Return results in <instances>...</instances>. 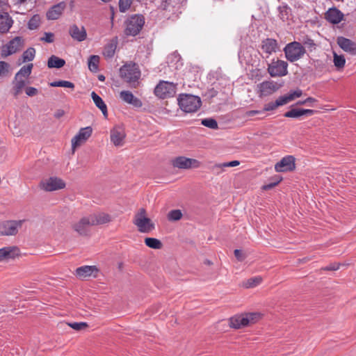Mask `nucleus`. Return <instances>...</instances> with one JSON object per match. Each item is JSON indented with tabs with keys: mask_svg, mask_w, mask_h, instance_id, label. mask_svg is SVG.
Instances as JSON below:
<instances>
[{
	"mask_svg": "<svg viewBox=\"0 0 356 356\" xmlns=\"http://www.w3.org/2000/svg\"><path fill=\"white\" fill-rule=\"evenodd\" d=\"M140 75L138 65L134 62L127 63L120 68V77L131 88H136L138 86Z\"/></svg>",
	"mask_w": 356,
	"mask_h": 356,
	"instance_id": "1",
	"label": "nucleus"
},
{
	"mask_svg": "<svg viewBox=\"0 0 356 356\" xmlns=\"http://www.w3.org/2000/svg\"><path fill=\"white\" fill-rule=\"evenodd\" d=\"M145 19L143 15L134 14L129 16L124 22V33L126 36H136L142 30Z\"/></svg>",
	"mask_w": 356,
	"mask_h": 356,
	"instance_id": "2",
	"label": "nucleus"
},
{
	"mask_svg": "<svg viewBox=\"0 0 356 356\" xmlns=\"http://www.w3.org/2000/svg\"><path fill=\"white\" fill-rule=\"evenodd\" d=\"M177 102L181 110L185 113H195L202 105L200 97L191 94H180Z\"/></svg>",
	"mask_w": 356,
	"mask_h": 356,
	"instance_id": "3",
	"label": "nucleus"
},
{
	"mask_svg": "<svg viewBox=\"0 0 356 356\" xmlns=\"http://www.w3.org/2000/svg\"><path fill=\"white\" fill-rule=\"evenodd\" d=\"M283 51L286 60L291 63L300 60L306 53L303 45L297 41L288 43Z\"/></svg>",
	"mask_w": 356,
	"mask_h": 356,
	"instance_id": "4",
	"label": "nucleus"
},
{
	"mask_svg": "<svg viewBox=\"0 0 356 356\" xmlns=\"http://www.w3.org/2000/svg\"><path fill=\"white\" fill-rule=\"evenodd\" d=\"M134 224L138 227V231L142 233H149L154 229V223L152 222L150 218L146 217V210L144 208L140 209L138 213L136 214Z\"/></svg>",
	"mask_w": 356,
	"mask_h": 356,
	"instance_id": "5",
	"label": "nucleus"
},
{
	"mask_svg": "<svg viewBox=\"0 0 356 356\" xmlns=\"http://www.w3.org/2000/svg\"><path fill=\"white\" fill-rule=\"evenodd\" d=\"M177 90V84L172 82L160 81L154 88V95L160 99L173 97Z\"/></svg>",
	"mask_w": 356,
	"mask_h": 356,
	"instance_id": "6",
	"label": "nucleus"
},
{
	"mask_svg": "<svg viewBox=\"0 0 356 356\" xmlns=\"http://www.w3.org/2000/svg\"><path fill=\"white\" fill-rule=\"evenodd\" d=\"M288 63L282 60L273 59L268 64V72L272 77H282L288 74Z\"/></svg>",
	"mask_w": 356,
	"mask_h": 356,
	"instance_id": "7",
	"label": "nucleus"
},
{
	"mask_svg": "<svg viewBox=\"0 0 356 356\" xmlns=\"http://www.w3.org/2000/svg\"><path fill=\"white\" fill-rule=\"evenodd\" d=\"M25 220H5L0 222V236H15Z\"/></svg>",
	"mask_w": 356,
	"mask_h": 356,
	"instance_id": "8",
	"label": "nucleus"
},
{
	"mask_svg": "<svg viewBox=\"0 0 356 356\" xmlns=\"http://www.w3.org/2000/svg\"><path fill=\"white\" fill-rule=\"evenodd\" d=\"M172 165L179 169L198 168L201 165V162L195 159L179 156L172 160Z\"/></svg>",
	"mask_w": 356,
	"mask_h": 356,
	"instance_id": "9",
	"label": "nucleus"
},
{
	"mask_svg": "<svg viewBox=\"0 0 356 356\" xmlns=\"http://www.w3.org/2000/svg\"><path fill=\"white\" fill-rule=\"evenodd\" d=\"M24 40L21 36H16L3 45L1 49L2 57H7L19 51L23 47Z\"/></svg>",
	"mask_w": 356,
	"mask_h": 356,
	"instance_id": "10",
	"label": "nucleus"
},
{
	"mask_svg": "<svg viewBox=\"0 0 356 356\" xmlns=\"http://www.w3.org/2000/svg\"><path fill=\"white\" fill-rule=\"evenodd\" d=\"M281 87L282 84H279L274 81H264L257 85V93L260 97L269 96L277 91Z\"/></svg>",
	"mask_w": 356,
	"mask_h": 356,
	"instance_id": "11",
	"label": "nucleus"
},
{
	"mask_svg": "<svg viewBox=\"0 0 356 356\" xmlns=\"http://www.w3.org/2000/svg\"><path fill=\"white\" fill-rule=\"evenodd\" d=\"M65 187V182L57 177H51L40 182V188L45 191H54Z\"/></svg>",
	"mask_w": 356,
	"mask_h": 356,
	"instance_id": "12",
	"label": "nucleus"
},
{
	"mask_svg": "<svg viewBox=\"0 0 356 356\" xmlns=\"http://www.w3.org/2000/svg\"><path fill=\"white\" fill-rule=\"evenodd\" d=\"M92 129L91 127H86L79 129L77 134L72 139V149L73 152L75 149L86 143L91 136Z\"/></svg>",
	"mask_w": 356,
	"mask_h": 356,
	"instance_id": "13",
	"label": "nucleus"
},
{
	"mask_svg": "<svg viewBox=\"0 0 356 356\" xmlns=\"http://www.w3.org/2000/svg\"><path fill=\"white\" fill-rule=\"evenodd\" d=\"M296 168V159L292 155L284 156L275 165V170L277 172H291Z\"/></svg>",
	"mask_w": 356,
	"mask_h": 356,
	"instance_id": "14",
	"label": "nucleus"
},
{
	"mask_svg": "<svg viewBox=\"0 0 356 356\" xmlns=\"http://www.w3.org/2000/svg\"><path fill=\"white\" fill-rule=\"evenodd\" d=\"M279 48L277 41L273 38H266L261 41L260 45L261 54L264 58L275 53Z\"/></svg>",
	"mask_w": 356,
	"mask_h": 356,
	"instance_id": "15",
	"label": "nucleus"
},
{
	"mask_svg": "<svg viewBox=\"0 0 356 356\" xmlns=\"http://www.w3.org/2000/svg\"><path fill=\"white\" fill-rule=\"evenodd\" d=\"M93 226L89 216L83 217L79 222L72 225L75 232L81 236H86L89 232V227Z\"/></svg>",
	"mask_w": 356,
	"mask_h": 356,
	"instance_id": "16",
	"label": "nucleus"
},
{
	"mask_svg": "<svg viewBox=\"0 0 356 356\" xmlns=\"http://www.w3.org/2000/svg\"><path fill=\"white\" fill-rule=\"evenodd\" d=\"M68 33L73 40L78 42L84 41L87 38V32L83 26L72 24L70 26Z\"/></svg>",
	"mask_w": 356,
	"mask_h": 356,
	"instance_id": "17",
	"label": "nucleus"
},
{
	"mask_svg": "<svg viewBox=\"0 0 356 356\" xmlns=\"http://www.w3.org/2000/svg\"><path fill=\"white\" fill-rule=\"evenodd\" d=\"M99 269L95 266H82L76 269V275L81 279L93 276L97 277Z\"/></svg>",
	"mask_w": 356,
	"mask_h": 356,
	"instance_id": "18",
	"label": "nucleus"
},
{
	"mask_svg": "<svg viewBox=\"0 0 356 356\" xmlns=\"http://www.w3.org/2000/svg\"><path fill=\"white\" fill-rule=\"evenodd\" d=\"M20 250L17 246H7L0 249V261L13 259L19 256Z\"/></svg>",
	"mask_w": 356,
	"mask_h": 356,
	"instance_id": "19",
	"label": "nucleus"
},
{
	"mask_svg": "<svg viewBox=\"0 0 356 356\" xmlns=\"http://www.w3.org/2000/svg\"><path fill=\"white\" fill-rule=\"evenodd\" d=\"M343 13L336 7L329 8L325 14V19L333 24H337L341 22L343 19Z\"/></svg>",
	"mask_w": 356,
	"mask_h": 356,
	"instance_id": "20",
	"label": "nucleus"
},
{
	"mask_svg": "<svg viewBox=\"0 0 356 356\" xmlns=\"http://www.w3.org/2000/svg\"><path fill=\"white\" fill-rule=\"evenodd\" d=\"M337 44L343 51L356 56V43L351 40L342 36L338 37Z\"/></svg>",
	"mask_w": 356,
	"mask_h": 356,
	"instance_id": "21",
	"label": "nucleus"
},
{
	"mask_svg": "<svg viewBox=\"0 0 356 356\" xmlns=\"http://www.w3.org/2000/svg\"><path fill=\"white\" fill-rule=\"evenodd\" d=\"M125 136L124 129L120 127H115L111 130V140L115 146H122Z\"/></svg>",
	"mask_w": 356,
	"mask_h": 356,
	"instance_id": "22",
	"label": "nucleus"
},
{
	"mask_svg": "<svg viewBox=\"0 0 356 356\" xmlns=\"http://www.w3.org/2000/svg\"><path fill=\"white\" fill-rule=\"evenodd\" d=\"M66 7L64 1L60 2L51 6L47 13V18L51 20H55L59 18Z\"/></svg>",
	"mask_w": 356,
	"mask_h": 356,
	"instance_id": "23",
	"label": "nucleus"
},
{
	"mask_svg": "<svg viewBox=\"0 0 356 356\" xmlns=\"http://www.w3.org/2000/svg\"><path fill=\"white\" fill-rule=\"evenodd\" d=\"M229 327L234 329H240L248 325V320L245 314L235 315L229 319Z\"/></svg>",
	"mask_w": 356,
	"mask_h": 356,
	"instance_id": "24",
	"label": "nucleus"
},
{
	"mask_svg": "<svg viewBox=\"0 0 356 356\" xmlns=\"http://www.w3.org/2000/svg\"><path fill=\"white\" fill-rule=\"evenodd\" d=\"M120 97L124 102L131 104L135 107L139 108L143 105L140 99L135 97L130 91H121L120 93Z\"/></svg>",
	"mask_w": 356,
	"mask_h": 356,
	"instance_id": "25",
	"label": "nucleus"
},
{
	"mask_svg": "<svg viewBox=\"0 0 356 356\" xmlns=\"http://www.w3.org/2000/svg\"><path fill=\"white\" fill-rule=\"evenodd\" d=\"M13 24V20L7 12L0 13V33H8Z\"/></svg>",
	"mask_w": 356,
	"mask_h": 356,
	"instance_id": "26",
	"label": "nucleus"
},
{
	"mask_svg": "<svg viewBox=\"0 0 356 356\" xmlns=\"http://www.w3.org/2000/svg\"><path fill=\"white\" fill-rule=\"evenodd\" d=\"M118 44V37H114L105 45L103 51L105 58H111L114 56Z\"/></svg>",
	"mask_w": 356,
	"mask_h": 356,
	"instance_id": "27",
	"label": "nucleus"
},
{
	"mask_svg": "<svg viewBox=\"0 0 356 356\" xmlns=\"http://www.w3.org/2000/svg\"><path fill=\"white\" fill-rule=\"evenodd\" d=\"M92 225H103L111 220L110 215L105 213H99L89 216Z\"/></svg>",
	"mask_w": 356,
	"mask_h": 356,
	"instance_id": "28",
	"label": "nucleus"
},
{
	"mask_svg": "<svg viewBox=\"0 0 356 356\" xmlns=\"http://www.w3.org/2000/svg\"><path fill=\"white\" fill-rule=\"evenodd\" d=\"M91 97L95 104V106L99 108L101 111L102 112L105 118H107L108 116V111H107V106L104 102L103 101L102 98L99 96L95 92H92L91 93Z\"/></svg>",
	"mask_w": 356,
	"mask_h": 356,
	"instance_id": "29",
	"label": "nucleus"
},
{
	"mask_svg": "<svg viewBox=\"0 0 356 356\" xmlns=\"http://www.w3.org/2000/svg\"><path fill=\"white\" fill-rule=\"evenodd\" d=\"M65 65V60L56 56H51L47 62V66L49 68H61Z\"/></svg>",
	"mask_w": 356,
	"mask_h": 356,
	"instance_id": "30",
	"label": "nucleus"
},
{
	"mask_svg": "<svg viewBox=\"0 0 356 356\" xmlns=\"http://www.w3.org/2000/svg\"><path fill=\"white\" fill-rule=\"evenodd\" d=\"M26 81L24 79H15L13 81V94L15 97H17L22 91V89L25 87Z\"/></svg>",
	"mask_w": 356,
	"mask_h": 356,
	"instance_id": "31",
	"label": "nucleus"
},
{
	"mask_svg": "<svg viewBox=\"0 0 356 356\" xmlns=\"http://www.w3.org/2000/svg\"><path fill=\"white\" fill-rule=\"evenodd\" d=\"M33 68V64L30 63L26 65L23 66L18 72L15 74V79H17L19 78L24 77V79L28 78L31 74V70Z\"/></svg>",
	"mask_w": 356,
	"mask_h": 356,
	"instance_id": "32",
	"label": "nucleus"
},
{
	"mask_svg": "<svg viewBox=\"0 0 356 356\" xmlns=\"http://www.w3.org/2000/svg\"><path fill=\"white\" fill-rule=\"evenodd\" d=\"M302 95V91L300 89H297L294 91H290L288 94L282 96L283 101L285 104L289 103V102L295 99L297 97H301Z\"/></svg>",
	"mask_w": 356,
	"mask_h": 356,
	"instance_id": "33",
	"label": "nucleus"
},
{
	"mask_svg": "<svg viewBox=\"0 0 356 356\" xmlns=\"http://www.w3.org/2000/svg\"><path fill=\"white\" fill-rule=\"evenodd\" d=\"M282 96L279 97L275 102H269L264 105V111H270L275 110L280 106L284 105Z\"/></svg>",
	"mask_w": 356,
	"mask_h": 356,
	"instance_id": "34",
	"label": "nucleus"
},
{
	"mask_svg": "<svg viewBox=\"0 0 356 356\" xmlns=\"http://www.w3.org/2000/svg\"><path fill=\"white\" fill-rule=\"evenodd\" d=\"M99 56L97 55H92L88 59V68L91 72H97L99 68Z\"/></svg>",
	"mask_w": 356,
	"mask_h": 356,
	"instance_id": "35",
	"label": "nucleus"
},
{
	"mask_svg": "<svg viewBox=\"0 0 356 356\" xmlns=\"http://www.w3.org/2000/svg\"><path fill=\"white\" fill-rule=\"evenodd\" d=\"M279 17L285 22L289 19L291 15V8L287 5L280 6L278 7Z\"/></svg>",
	"mask_w": 356,
	"mask_h": 356,
	"instance_id": "36",
	"label": "nucleus"
},
{
	"mask_svg": "<svg viewBox=\"0 0 356 356\" xmlns=\"http://www.w3.org/2000/svg\"><path fill=\"white\" fill-rule=\"evenodd\" d=\"M145 245L153 249H161L162 248V243L160 240L156 238H146L145 239Z\"/></svg>",
	"mask_w": 356,
	"mask_h": 356,
	"instance_id": "37",
	"label": "nucleus"
},
{
	"mask_svg": "<svg viewBox=\"0 0 356 356\" xmlns=\"http://www.w3.org/2000/svg\"><path fill=\"white\" fill-rule=\"evenodd\" d=\"M284 116L289 118L300 119L303 116L302 108H291L284 114Z\"/></svg>",
	"mask_w": 356,
	"mask_h": 356,
	"instance_id": "38",
	"label": "nucleus"
},
{
	"mask_svg": "<svg viewBox=\"0 0 356 356\" xmlns=\"http://www.w3.org/2000/svg\"><path fill=\"white\" fill-rule=\"evenodd\" d=\"M261 282V277L256 276L247 280L245 282H244L243 286L247 289L253 288L260 284Z\"/></svg>",
	"mask_w": 356,
	"mask_h": 356,
	"instance_id": "39",
	"label": "nucleus"
},
{
	"mask_svg": "<svg viewBox=\"0 0 356 356\" xmlns=\"http://www.w3.org/2000/svg\"><path fill=\"white\" fill-rule=\"evenodd\" d=\"M300 43L303 45L305 49L307 48L310 51L316 49V44L314 40H312L308 35L305 36L302 40V42Z\"/></svg>",
	"mask_w": 356,
	"mask_h": 356,
	"instance_id": "40",
	"label": "nucleus"
},
{
	"mask_svg": "<svg viewBox=\"0 0 356 356\" xmlns=\"http://www.w3.org/2000/svg\"><path fill=\"white\" fill-rule=\"evenodd\" d=\"M40 24V17L38 15H34L28 22L27 27L30 30L38 29Z\"/></svg>",
	"mask_w": 356,
	"mask_h": 356,
	"instance_id": "41",
	"label": "nucleus"
},
{
	"mask_svg": "<svg viewBox=\"0 0 356 356\" xmlns=\"http://www.w3.org/2000/svg\"><path fill=\"white\" fill-rule=\"evenodd\" d=\"M49 86L51 87H65L70 88L74 89L75 86L72 82L69 81L60 80L56 81H53L49 83Z\"/></svg>",
	"mask_w": 356,
	"mask_h": 356,
	"instance_id": "42",
	"label": "nucleus"
},
{
	"mask_svg": "<svg viewBox=\"0 0 356 356\" xmlns=\"http://www.w3.org/2000/svg\"><path fill=\"white\" fill-rule=\"evenodd\" d=\"M183 216L182 212L180 209H173L168 212V219L170 221L179 220Z\"/></svg>",
	"mask_w": 356,
	"mask_h": 356,
	"instance_id": "43",
	"label": "nucleus"
},
{
	"mask_svg": "<svg viewBox=\"0 0 356 356\" xmlns=\"http://www.w3.org/2000/svg\"><path fill=\"white\" fill-rule=\"evenodd\" d=\"M35 49L33 47H29L24 51L22 54L23 62L31 61L34 59Z\"/></svg>",
	"mask_w": 356,
	"mask_h": 356,
	"instance_id": "44",
	"label": "nucleus"
},
{
	"mask_svg": "<svg viewBox=\"0 0 356 356\" xmlns=\"http://www.w3.org/2000/svg\"><path fill=\"white\" fill-rule=\"evenodd\" d=\"M334 66L340 70L343 68L345 63H346V59L342 55H337L336 53L334 54V60H333Z\"/></svg>",
	"mask_w": 356,
	"mask_h": 356,
	"instance_id": "45",
	"label": "nucleus"
},
{
	"mask_svg": "<svg viewBox=\"0 0 356 356\" xmlns=\"http://www.w3.org/2000/svg\"><path fill=\"white\" fill-rule=\"evenodd\" d=\"M201 124L212 129H217L218 128V122L213 118H204L202 120Z\"/></svg>",
	"mask_w": 356,
	"mask_h": 356,
	"instance_id": "46",
	"label": "nucleus"
},
{
	"mask_svg": "<svg viewBox=\"0 0 356 356\" xmlns=\"http://www.w3.org/2000/svg\"><path fill=\"white\" fill-rule=\"evenodd\" d=\"M133 0H120L119 10L121 13H124L131 7Z\"/></svg>",
	"mask_w": 356,
	"mask_h": 356,
	"instance_id": "47",
	"label": "nucleus"
},
{
	"mask_svg": "<svg viewBox=\"0 0 356 356\" xmlns=\"http://www.w3.org/2000/svg\"><path fill=\"white\" fill-rule=\"evenodd\" d=\"M282 180V177L276 175L275 181H271L268 184H266L262 186V189L264 191H268L273 188L276 186Z\"/></svg>",
	"mask_w": 356,
	"mask_h": 356,
	"instance_id": "48",
	"label": "nucleus"
},
{
	"mask_svg": "<svg viewBox=\"0 0 356 356\" xmlns=\"http://www.w3.org/2000/svg\"><path fill=\"white\" fill-rule=\"evenodd\" d=\"M225 167L222 163H216L215 165L210 167L211 172L216 175H219L225 170Z\"/></svg>",
	"mask_w": 356,
	"mask_h": 356,
	"instance_id": "49",
	"label": "nucleus"
},
{
	"mask_svg": "<svg viewBox=\"0 0 356 356\" xmlns=\"http://www.w3.org/2000/svg\"><path fill=\"white\" fill-rule=\"evenodd\" d=\"M245 316L248 318L249 325L250 323H256L260 318L261 314L257 312L247 313L245 314Z\"/></svg>",
	"mask_w": 356,
	"mask_h": 356,
	"instance_id": "50",
	"label": "nucleus"
},
{
	"mask_svg": "<svg viewBox=\"0 0 356 356\" xmlns=\"http://www.w3.org/2000/svg\"><path fill=\"white\" fill-rule=\"evenodd\" d=\"M68 325L72 327V329L75 330H83L86 327H87L88 325L86 323H84V322H80V323H77V322H74V323H68Z\"/></svg>",
	"mask_w": 356,
	"mask_h": 356,
	"instance_id": "51",
	"label": "nucleus"
},
{
	"mask_svg": "<svg viewBox=\"0 0 356 356\" xmlns=\"http://www.w3.org/2000/svg\"><path fill=\"white\" fill-rule=\"evenodd\" d=\"M10 65L5 61H0V76H5L8 73Z\"/></svg>",
	"mask_w": 356,
	"mask_h": 356,
	"instance_id": "52",
	"label": "nucleus"
},
{
	"mask_svg": "<svg viewBox=\"0 0 356 356\" xmlns=\"http://www.w3.org/2000/svg\"><path fill=\"white\" fill-rule=\"evenodd\" d=\"M313 64L314 68L320 72L324 71L326 68L325 63L321 60H314Z\"/></svg>",
	"mask_w": 356,
	"mask_h": 356,
	"instance_id": "53",
	"label": "nucleus"
},
{
	"mask_svg": "<svg viewBox=\"0 0 356 356\" xmlns=\"http://www.w3.org/2000/svg\"><path fill=\"white\" fill-rule=\"evenodd\" d=\"M40 40L48 43H51L54 41V35L51 32H45L44 36L41 38Z\"/></svg>",
	"mask_w": 356,
	"mask_h": 356,
	"instance_id": "54",
	"label": "nucleus"
},
{
	"mask_svg": "<svg viewBox=\"0 0 356 356\" xmlns=\"http://www.w3.org/2000/svg\"><path fill=\"white\" fill-rule=\"evenodd\" d=\"M26 94L29 97H33L38 93V90L37 88L34 87H26L25 89Z\"/></svg>",
	"mask_w": 356,
	"mask_h": 356,
	"instance_id": "55",
	"label": "nucleus"
},
{
	"mask_svg": "<svg viewBox=\"0 0 356 356\" xmlns=\"http://www.w3.org/2000/svg\"><path fill=\"white\" fill-rule=\"evenodd\" d=\"M316 102H317V99H316L314 97H309L303 101H298L296 103V105H304V104H309V105H312L313 103H315Z\"/></svg>",
	"mask_w": 356,
	"mask_h": 356,
	"instance_id": "56",
	"label": "nucleus"
},
{
	"mask_svg": "<svg viewBox=\"0 0 356 356\" xmlns=\"http://www.w3.org/2000/svg\"><path fill=\"white\" fill-rule=\"evenodd\" d=\"M234 256L237 259L238 261H242L245 259V254L241 250H234Z\"/></svg>",
	"mask_w": 356,
	"mask_h": 356,
	"instance_id": "57",
	"label": "nucleus"
},
{
	"mask_svg": "<svg viewBox=\"0 0 356 356\" xmlns=\"http://www.w3.org/2000/svg\"><path fill=\"white\" fill-rule=\"evenodd\" d=\"M239 164H240V162L238 161H236V160L232 161H229V162L222 163V165L225 166V168H227V167H235V166L238 165Z\"/></svg>",
	"mask_w": 356,
	"mask_h": 356,
	"instance_id": "58",
	"label": "nucleus"
},
{
	"mask_svg": "<svg viewBox=\"0 0 356 356\" xmlns=\"http://www.w3.org/2000/svg\"><path fill=\"white\" fill-rule=\"evenodd\" d=\"M162 7L164 10H169L170 7H174V6L172 3V0H165L162 2L161 4Z\"/></svg>",
	"mask_w": 356,
	"mask_h": 356,
	"instance_id": "59",
	"label": "nucleus"
},
{
	"mask_svg": "<svg viewBox=\"0 0 356 356\" xmlns=\"http://www.w3.org/2000/svg\"><path fill=\"white\" fill-rule=\"evenodd\" d=\"M339 268V264H331L329 266H325L323 269L324 270H337Z\"/></svg>",
	"mask_w": 356,
	"mask_h": 356,
	"instance_id": "60",
	"label": "nucleus"
},
{
	"mask_svg": "<svg viewBox=\"0 0 356 356\" xmlns=\"http://www.w3.org/2000/svg\"><path fill=\"white\" fill-rule=\"evenodd\" d=\"M303 116H312L317 111L313 109H304L302 108Z\"/></svg>",
	"mask_w": 356,
	"mask_h": 356,
	"instance_id": "61",
	"label": "nucleus"
},
{
	"mask_svg": "<svg viewBox=\"0 0 356 356\" xmlns=\"http://www.w3.org/2000/svg\"><path fill=\"white\" fill-rule=\"evenodd\" d=\"M65 114V112L62 109L57 110L54 113V117L57 119H59L60 118L63 117Z\"/></svg>",
	"mask_w": 356,
	"mask_h": 356,
	"instance_id": "62",
	"label": "nucleus"
},
{
	"mask_svg": "<svg viewBox=\"0 0 356 356\" xmlns=\"http://www.w3.org/2000/svg\"><path fill=\"white\" fill-rule=\"evenodd\" d=\"M261 113V111L252 110V111H250L248 112V115H249L250 116H254V115H255L256 114H258V113Z\"/></svg>",
	"mask_w": 356,
	"mask_h": 356,
	"instance_id": "63",
	"label": "nucleus"
},
{
	"mask_svg": "<svg viewBox=\"0 0 356 356\" xmlns=\"http://www.w3.org/2000/svg\"><path fill=\"white\" fill-rule=\"evenodd\" d=\"M28 0H14L15 4H22L26 2Z\"/></svg>",
	"mask_w": 356,
	"mask_h": 356,
	"instance_id": "64",
	"label": "nucleus"
}]
</instances>
